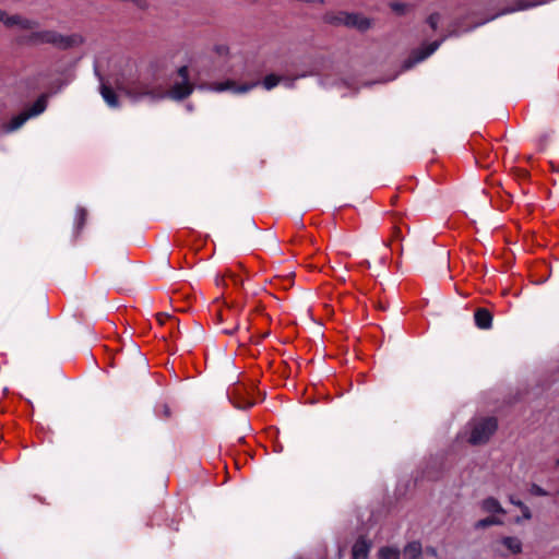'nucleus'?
<instances>
[{"label":"nucleus","instance_id":"obj_1","mask_svg":"<svg viewBox=\"0 0 559 559\" xmlns=\"http://www.w3.org/2000/svg\"><path fill=\"white\" fill-rule=\"evenodd\" d=\"M118 88L134 103H156L166 98L165 87L154 75H140L135 80L120 83Z\"/></svg>","mask_w":559,"mask_h":559},{"label":"nucleus","instance_id":"obj_2","mask_svg":"<svg viewBox=\"0 0 559 559\" xmlns=\"http://www.w3.org/2000/svg\"><path fill=\"white\" fill-rule=\"evenodd\" d=\"M32 29H27L29 34L26 36V41L32 45L50 44L57 48L67 49L79 46L83 43V37L79 34L62 35L53 29H38V22Z\"/></svg>","mask_w":559,"mask_h":559},{"label":"nucleus","instance_id":"obj_3","mask_svg":"<svg viewBox=\"0 0 559 559\" xmlns=\"http://www.w3.org/2000/svg\"><path fill=\"white\" fill-rule=\"evenodd\" d=\"M193 90L194 85L189 80L188 67L182 66L178 69L177 79L174 80L171 86L168 90L165 88V94L166 98L181 100L190 96Z\"/></svg>","mask_w":559,"mask_h":559},{"label":"nucleus","instance_id":"obj_4","mask_svg":"<svg viewBox=\"0 0 559 559\" xmlns=\"http://www.w3.org/2000/svg\"><path fill=\"white\" fill-rule=\"evenodd\" d=\"M497 429V420L492 417L481 418L471 423L468 442L477 445L486 443Z\"/></svg>","mask_w":559,"mask_h":559},{"label":"nucleus","instance_id":"obj_5","mask_svg":"<svg viewBox=\"0 0 559 559\" xmlns=\"http://www.w3.org/2000/svg\"><path fill=\"white\" fill-rule=\"evenodd\" d=\"M47 106L46 96L39 97L34 105L26 111L12 118V120L4 126L5 132H13L21 128L29 118L36 117L45 111Z\"/></svg>","mask_w":559,"mask_h":559},{"label":"nucleus","instance_id":"obj_6","mask_svg":"<svg viewBox=\"0 0 559 559\" xmlns=\"http://www.w3.org/2000/svg\"><path fill=\"white\" fill-rule=\"evenodd\" d=\"M329 21L334 24H342L359 31H366L371 26V21L358 13L338 12L329 16Z\"/></svg>","mask_w":559,"mask_h":559},{"label":"nucleus","instance_id":"obj_7","mask_svg":"<svg viewBox=\"0 0 559 559\" xmlns=\"http://www.w3.org/2000/svg\"><path fill=\"white\" fill-rule=\"evenodd\" d=\"M257 85H258L257 82L251 83V84L245 83V84L238 85L233 80H226L221 83H212V84L207 85L206 88L209 91L217 92V93L230 91L234 94H245V93L249 92L250 90H252Z\"/></svg>","mask_w":559,"mask_h":559},{"label":"nucleus","instance_id":"obj_8","mask_svg":"<svg viewBox=\"0 0 559 559\" xmlns=\"http://www.w3.org/2000/svg\"><path fill=\"white\" fill-rule=\"evenodd\" d=\"M0 22L7 27H17L20 29H32L36 26L35 20H31L21 15H7V13L0 9Z\"/></svg>","mask_w":559,"mask_h":559},{"label":"nucleus","instance_id":"obj_9","mask_svg":"<svg viewBox=\"0 0 559 559\" xmlns=\"http://www.w3.org/2000/svg\"><path fill=\"white\" fill-rule=\"evenodd\" d=\"M441 41L442 40L432 41L429 45L414 51L413 55L404 62V69H411L414 64L424 61L439 48Z\"/></svg>","mask_w":559,"mask_h":559},{"label":"nucleus","instance_id":"obj_10","mask_svg":"<svg viewBox=\"0 0 559 559\" xmlns=\"http://www.w3.org/2000/svg\"><path fill=\"white\" fill-rule=\"evenodd\" d=\"M228 397L231 403L239 409L251 407L254 401L249 397V393L242 386H236L228 392Z\"/></svg>","mask_w":559,"mask_h":559},{"label":"nucleus","instance_id":"obj_11","mask_svg":"<svg viewBox=\"0 0 559 559\" xmlns=\"http://www.w3.org/2000/svg\"><path fill=\"white\" fill-rule=\"evenodd\" d=\"M500 546L506 548V552L503 551V555L507 554H519L522 550V543L516 537H504L499 543Z\"/></svg>","mask_w":559,"mask_h":559},{"label":"nucleus","instance_id":"obj_12","mask_svg":"<svg viewBox=\"0 0 559 559\" xmlns=\"http://www.w3.org/2000/svg\"><path fill=\"white\" fill-rule=\"evenodd\" d=\"M370 550V544L364 539H358L353 546V559H367Z\"/></svg>","mask_w":559,"mask_h":559},{"label":"nucleus","instance_id":"obj_13","mask_svg":"<svg viewBox=\"0 0 559 559\" xmlns=\"http://www.w3.org/2000/svg\"><path fill=\"white\" fill-rule=\"evenodd\" d=\"M475 323L479 329H489L492 323V317L486 309H478L475 312Z\"/></svg>","mask_w":559,"mask_h":559},{"label":"nucleus","instance_id":"obj_14","mask_svg":"<svg viewBox=\"0 0 559 559\" xmlns=\"http://www.w3.org/2000/svg\"><path fill=\"white\" fill-rule=\"evenodd\" d=\"M481 509H483V511H485L487 513H492V514H495V513L504 514L506 513V511L501 507L500 502L492 497H489L481 502Z\"/></svg>","mask_w":559,"mask_h":559},{"label":"nucleus","instance_id":"obj_15","mask_svg":"<svg viewBox=\"0 0 559 559\" xmlns=\"http://www.w3.org/2000/svg\"><path fill=\"white\" fill-rule=\"evenodd\" d=\"M100 94L106 104L111 108L118 107V98L116 93L106 84L100 85Z\"/></svg>","mask_w":559,"mask_h":559},{"label":"nucleus","instance_id":"obj_16","mask_svg":"<svg viewBox=\"0 0 559 559\" xmlns=\"http://www.w3.org/2000/svg\"><path fill=\"white\" fill-rule=\"evenodd\" d=\"M404 554L408 559H420L423 548L420 543L412 542L404 548Z\"/></svg>","mask_w":559,"mask_h":559},{"label":"nucleus","instance_id":"obj_17","mask_svg":"<svg viewBox=\"0 0 559 559\" xmlns=\"http://www.w3.org/2000/svg\"><path fill=\"white\" fill-rule=\"evenodd\" d=\"M379 559H400V551L394 547H383L379 550Z\"/></svg>","mask_w":559,"mask_h":559},{"label":"nucleus","instance_id":"obj_18","mask_svg":"<svg viewBox=\"0 0 559 559\" xmlns=\"http://www.w3.org/2000/svg\"><path fill=\"white\" fill-rule=\"evenodd\" d=\"M502 524V521L496 516H489L483 520H479L475 523L476 528H485L487 526L491 525H500Z\"/></svg>","mask_w":559,"mask_h":559},{"label":"nucleus","instance_id":"obj_19","mask_svg":"<svg viewBox=\"0 0 559 559\" xmlns=\"http://www.w3.org/2000/svg\"><path fill=\"white\" fill-rule=\"evenodd\" d=\"M280 82V78H277L276 75H267L264 80H263V86L265 90L270 91L272 90L273 87H275Z\"/></svg>","mask_w":559,"mask_h":559},{"label":"nucleus","instance_id":"obj_20","mask_svg":"<svg viewBox=\"0 0 559 559\" xmlns=\"http://www.w3.org/2000/svg\"><path fill=\"white\" fill-rule=\"evenodd\" d=\"M390 8L397 14H404L407 10V4L402 2H391Z\"/></svg>","mask_w":559,"mask_h":559},{"label":"nucleus","instance_id":"obj_21","mask_svg":"<svg viewBox=\"0 0 559 559\" xmlns=\"http://www.w3.org/2000/svg\"><path fill=\"white\" fill-rule=\"evenodd\" d=\"M531 493L537 497H546L548 492L539 485L533 484L530 489Z\"/></svg>","mask_w":559,"mask_h":559},{"label":"nucleus","instance_id":"obj_22","mask_svg":"<svg viewBox=\"0 0 559 559\" xmlns=\"http://www.w3.org/2000/svg\"><path fill=\"white\" fill-rule=\"evenodd\" d=\"M439 21H440V14H439V13H432V14H431V15H429V17L427 19V23L429 24V26H430L432 29H436V28L438 27Z\"/></svg>","mask_w":559,"mask_h":559},{"label":"nucleus","instance_id":"obj_23","mask_svg":"<svg viewBox=\"0 0 559 559\" xmlns=\"http://www.w3.org/2000/svg\"><path fill=\"white\" fill-rule=\"evenodd\" d=\"M85 215H86V212L85 210L83 209H79L78 212H76V224H78V227H82L83 224H84V221H85Z\"/></svg>","mask_w":559,"mask_h":559},{"label":"nucleus","instance_id":"obj_24","mask_svg":"<svg viewBox=\"0 0 559 559\" xmlns=\"http://www.w3.org/2000/svg\"><path fill=\"white\" fill-rule=\"evenodd\" d=\"M521 511H522V518L524 520H530L532 518V512H531V510H530V508L524 504L521 508Z\"/></svg>","mask_w":559,"mask_h":559},{"label":"nucleus","instance_id":"obj_25","mask_svg":"<svg viewBox=\"0 0 559 559\" xmlns=\"http://www.w3.org/2000/svg\"><path fill=\"white\" fill-rule=\"evenodd\" d=\"M215 51H216V53H217V55H219V56H225V55H227V52H228V48H227V46H225V45H217V46L215 47Z\"/></svg>","mask_w":559,"mask_h":559},{"label":"nucleus","instance_id":"obj_26","mask_svg":"<svg viewBox=\"0 0 559 559\" xmlns=\"http://www.w3.org/2000/svg\"><path fill=\"white\" fill-rule=\"evenodd\" d=\"M510 502L520 509L524 506V503L521 500L515 499L514 497H510Z\"/></svg>","mask_w":559,"mask_h":559},{"label":"nucleus","instance_id":"obj_27","mask_svg":"<svg viewBox=\"0 0 559 559\" xmlns=\"http://www.w3.org/2000/svg\"><path fill=\"white\" fill-rule=\"evenodd\" d=\"M425 552H426V555H430L432 557L437 556V551L433 548H427Z\"/></svg>","mask_w":559,"mask_h":559},{"label":"nucleus","instance_id":"obj_28","mask_svg":"<svg viewBox=\"0 0 559 559\" xmlns=\"http://www.w3.org/2000/svg\"><path fill=\"white\" fill-rule=\"evenodd\" d=\"M461 32L456 31V29H452L449 34V36H456V35H460Z\"/></svg>","mask_w":559,"mask_h":559},{"label":"nucleus","instance_id":"obj_29","mask_svg":"<svg viewBox=\"0 0 559 559\" xmlns=\"http://www.w3.org/2000/svg\"><path fill=\"white\" fill-rule=\"evenodd\" d=\"M556 495H558V496H559V489L557 490Z\"/></svg>","mask_w":559,"mask_h":559},{"label":"nucleus","instance_id":"obj_30","mask_svg":"<svg viewBox=\"0 0 559 559\" xmlns=\"http://www.w3.org/2000/svg\"><path fill=\"white\" fill-rule=\"evenodd\" d=\"M557 464L559 465V459L557 460Z\"/></svg>","mask_w":559,"mask_h":559}]
</instances>
